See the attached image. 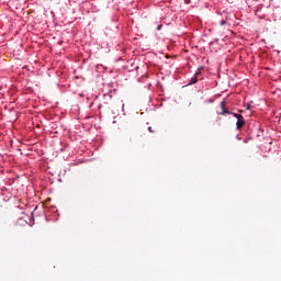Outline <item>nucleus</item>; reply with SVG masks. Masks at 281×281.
Masks as SVG:
<instances>
[{
  "label": "nucleus",
  "mask_w": 281,
  "mask_h": 281,
  "mask_svg": "<svg viewBox=\"0 0 281 281\" xmlns=\"http://www.w3.org/2000/svg\"><path fill=\"white\" fill-rule=\"evenodd\" d=\"M149 131H150V133H153V130H151V127H149Z\"/></svg>",
  "instance_id": "nucleus-7"
},
{
  "label": "nucleus",
  "mask_w": 281,
  "mask_h": 281,
  "mask_svg": "<svg viewBox=\"0 0 281 281\" xmlns=\"http://www.w3.org/2000/svg\"><path fill=\"white\" fill-rule=\"evenodd\" d=\"M226 106H227V101H222L221 102V109H222V112L220 113V115H229V113H232V112H229L227 109H226Z\"/></svg>",
  "instance_id": "nucleus-2"
},
{
  "label": "nucleus",
  "mask_w": 281,
  "mask_h": 281,
  "mask_svg": "<svg viewBox=\"0 0 281 281\" xmlns=\"http://www.w3.org/2000/svg\"><path fill=\"white\" fill-rule=\"evenodd\" d=\"M201 71H203V67H200L196 72L194 74V76L191 78L189 85H196V82H199V76H201Z\"/></svg>",
  "instance_id": "nucleus-1"
},
{
  "label": "nucleus",
  "mask_w": 281,
  "mask_h": 281,
  "mask_svg": "<svg viewBox=\"0 0 281 281\" xmlns=\"http://www.w3.org/2000/svg\"><path fill=\"white\" fill-rule=\"evenodd\" d=\"M229 115H233L234 117H236L237 120H240L243 117V115L231 112Z\"/></svg>",
  "instance_id": "nucleus-4"
},
{
  "label": "nucleus",
  "mask_w": 281,
  "mask_h": 281,
  "mask_svg": "<svg viewBox=\"0 0 281 281\" xmlns=\"http://www.w3.org/2000/svg\"><path fill=\"white\" fill-rule=\"evenodd\" d=\"M157 30H161V25H158V26H157Z\"/></svg>",
  "instance_id": "nucleus-6"
},
{
  "label": "nucleus",
  "mask_w": 281,
  "mask_h": 281,
  "mask_svg": "<svg viewBox=\"0 0 281 281\" xmlns=\"http://www.w3.org/2000/svg\"><path fill=\"white\" fill-rule=\"evenodd\" d=\"M226 23H227V21L221 20L220 25H225Z\"/></svg>",
  "instance_id": "nucleus-5"
},
{
  "label": "nucleus",
  "mask_w": 281,
  "mask_h": 281,
  "mask_svg": "<svg viewBox=\"0 0 281 281\" xmlns=\"http://www.w3.org/2000/svg\"><path fill=\"white\" fill-rule=\"evenodd\" d=\"M236 126H237V131H240V128H243L245 126V117L244 116H241L240 119L237 120Z\"/></svg>",
  "instance_id": "nucleus-3"
}]
</instances>
